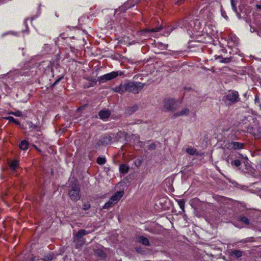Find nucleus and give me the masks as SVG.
Segmentation results:
<instances>
[{"label": "nucleus", "instance_id": "3", "mask_svg": "<svg viewBox=\"0 0 261 261\" xmlns=\"http://www.w3.org/2000/svg\"><path fill=\"white\" fill-rule=\"evenodd\" d=\"M163 109L168 112H174L178 107V101L174 98H167L164 99Z\"/></svg>", "mask_w": 261, "mask_h": 261}, {"label": "nucleus", "instance_id": "34", "mask_svg": "<svg viewBox=\"0 0 261 261\" xmlns=\"http://www.w3.org/2000/svg\"><path fill=\"white\" fill-rule=\"evenodd\" d=\"M155 147L156 145H155V144L152 143L149 146L148 149L151 150H154L155 149Z\"/></svg>", "mask_w": 261, "mask_h": 261}, {"label": "nucleus", "instance_id": "39", "mask_svg": "<svg viewBox=\"0 0 261 261\" xmlns=\"http://www.w3.org/2000/svg\"><path fill=\"white\" fill-rule=\"evenodd\" d=\"M256 7L257 9H261V5H256Z\"/></svg>", "mask_w": 261, "mask_h": 261}, {"label": "nucleus", "instance_id": "4", "mask_svg": "<svg viewBox=\"0 0 261 261\" xmlns=\"http://www.w3.org/2000/svg\"><path fill=\"white\" fill-rule=\"evenodd\" d=\"M121 72L118 71H113L98 77V81L100 84L104 83L107 81L115 79L119 75H121Z\"/></svg>", "mask_w": 261, "mask_h": 261}, {"label": "nucleus", "instance_id": "38", "mask_svg": "<svg viewBox=\"0 0 261 261\" xmlns=\"http://www.w3.org/2000/svg\"><path fill=\"white\" fill-rule=\"evenodd\" d=\"M253 130V127L252 126H250V127H249L248 128H247V132H249V133H251Z\"/></svg>", "mask_w": 261, "mask_h": 261}, {"label": "nucleus", "instance_id": "28", "mask_svg": "<svg viewBox=\"0 0 261 261\" xmlns=\"http://www.w3.org/2000/svg\"><path fill=\"white\" fill-rule=\"evenodd\" d=\"M185 202L184 201V200L183 199H181V200H179L178 201V204L180 207V208L182 210L184 211V207H185Z\"/></svg>", "mask_w": 261, "mask_h": 261}, {"label": "nucleus", "instance_id": "20", "mask_svg": "<svg viewBox=\"0 0 261 261\" xmlns=\"http://www.w3.org/2000/svg\"><path fill=\"white\" fill-rule=\"evenodd\" d=\"M237 2L235 0H231V6L232 7V9L233 11L237 14L238 16L240 18L241 15L238 12L237 7H236Z\"/></svg>", "mask_w": 261, "mask_h": 261}, {"label": "nucleus", "instance_id": "7", "mask_svg": "<svg viewBox=\"0 0 261 261\" xmlns=\"http://www.w3.org/2000/svg\"><path fill=\"white\" fill-rule=\"evenodd\" d=\"M112 141V138L111 136L109 135H105L99 139L98 142L97 143L96 146L108 145L111 143Z\"/></svg>", "mask_w": 261, "mask_h": 261}, {"label": "nucleus", "instance_id": "10", "mask_svg": "<svg viewBox=\"0 0 261 261\" xmlns=\"http://www.w3.org/2000/svg\"><path fill=\"white\" fill-rule=\"evenodd\" d=\"M111 113L108 110H100L98 112V116L100 119L105 120L111 116Z\"/></svg>", "mask_w": 261, "mask_h": 261}, {"label": "nucleus", "instance_id": "23", "mask_svg": "<svg viewBox=\"0 0 261 261\" xmlns=\"http://www.w3.org/2000/svg\"><path fill=\"white\" fill-rule=\"evenodd\" d=\"M97 163L99 165H102L106 162V159L105 158L99 156L97 159Z\"/></svg>", "mask_w": 261, "mask_h": 261}, {"label": "nucleus", "instance_id": "1", "mask_svg": "<svg viewBox=\"0 0 261 261\" xmlns=\"http://www.w3.org/2000/svg\"><path fill=\"white\" fill-rule=\"evenodd\" d=\"M144 85L145 84L141 82L129 81L121 84L118 86L115 87L113 90L121 94L126 92L138 94L144 88Z\"/></svg>", "mask_w": 261, "mask_h": 261}, {"label": "nucleus", "instance_id": "33", "mask_svg": "<svg viewBox=\"0 0 261 261\" xmlns=\"http://www.w3.org/2000/svg\"><path fill=\"white\" fill-rule=\"evenodd\" d=\"M33 259L31 256V254H28L27 256H26L22 261H33Z\"/></svg>", "mask_w": 261, "mask_h": 261}, {"label": "nucleus", "instance_id": "26", "mask_svg": "<svg viewBox=\"0 0 261 261\" xmlns=\"http://www.w3.org/2000/svg\"><path fill=\"white\" fill-rule=\"evenodd\" d=\"M114 205V203H113L111 200H109L108 202H106L105 204L102 207L103 209H108L112 207Z\"/></svg>", "mask_w": 261, "mask_h": 261}, {"label": "nucleus", "instance_id": "21", "mask_svg": "<svg viewBox=\"0 0 261 261\" xmlns=\"http://www.w3.org/2000/svg\"><path fill=\"white\" fill-rule=\"evenodd\" d=\"M163 29V27L162 26H160L159 27H155L154 28L149 29H147L143 31L144 32H160L162 29Z\"/></svg>", "mask_w": 261, "mask_h": 261}, {"label": "nucleus", "instance_id": "19", "mask_svg": "<svg viewBox=\"0 0 261 261\" xmlns=\"http://www.w3.org/2000/svg\"><path fill=\"white\" fill-rule=\"evenodd\" d=\"M29 142L26 140H23L19 144V148L23 150L28 148Z\"/></svg>", "mask_w": 261, "mask_h": 261}, {"label": "nucleus", "instance_id": "9", "mask_svg": "<svg viewBox=\"0 0 261 261\" xmlns=\"http://www.w3.org/2000/svg\"><path fill=\"white\" fill-rule=\"evenodd\" d=\"M123 194V191L117 192L111 196L110 200L115 204L122 197Z\"/></svg>", "mask_w": 261, "mask_h": 261}, {"label": "nucleus", "instance_id": "36", "mask_svg": "<svg viewBox=\"0 0 261 261\" xmlns=\"http://www.w3.org/2000/svg\"><path fill=\"white\" fill-rule=\"evenodd\" d=\"M175 3L176 5H180L181 3H182L185 0H174Z\"/></svg>", "mask_w": 261, "mask_h": 261}, {"label": "nucleus", "instance_id": "11", "mask_svg": "<svg viewBox=\"0 0 261 261\" xmlns=\"http://www.w3.org/2000/svg\"><path fill=\"white\" fill-rule=\"evenodd\" d=\"M138 110V106L134 105L132 106L128 107L125 109V113L128 115H131Z\"/></svg>", "mask_w": 261, "mask_h": 261}, {"label": "nucleus", "instance_id": "40", "mask_svg": "<svg viewBox=\"0 0 261 261\" xmlns=\"http://www.w3.org/2000/svg\"><path fill=\"white\" fill-rule=\"evenodd\" d=\"M176 28H170V32H169V33H170V32L172 31L173 29H175Z\"/></svg>", "mask_w": 261, "mask_h": 261}, {"label": "nucleus", "instance_id": "31", "mask_svg": "<svg viewBox=\"0 0 261 261\" xmlns=\"http://www.w3.org/2000/svg\"><path fill=\"white\" fill-rule=\"evenodd\" d=\"M64 78V76H62L59 78H58L57 80H56V81L53 84L51 85V88L54 87L56 85H57L62 79Z\"/></svg>", "mask_w": 261, "mask_h": 261}, {"label": "nucleus", "instance_id": "8", "mask_svg": "<svg viewBox=\"0 0 261 261\" xmlns=\"http://www.w3.org/2000/svg\"><path fill=\"white\" fill-rule=\"evenodd\" d=\"M226 146L229 149L236 150L243 149L244 145L243 143L240 142L231 141L228 142Z\"/></svg>", "mask_w": 261, "mask_h": 261}, {"label": "nucleus", "instance_id": "5", "mask_svg": "<svg viewBox=\"0 0 261 261\" xmlns=\"http://www.w3.org/2000/svg\"><path fill=\"white\" fill-rule=\"evenodd\" d=\"M225 98L227 100L232 103L236 102L240 100L238 92L234 91H229L225 96Z\"/></svg>", "mask_w": 261, "mask_h": 261}, {"label": "nucleus", "instance_id": "29", "mask_svg": "<svg viewBox=\"0 0 261 261\" xmlns=\"http://www.w3.org/2000/svg\"><path fill=\"white\" fill-rule=\"evenodd\" d=\"M241 162L239 160H235L231 162V165L236 167H239L241 165Z\"/></svg>", "mask_w": 261, "mask_h": 261}, {"label": "nucleus", "instance_id": "2", "mask_svg": "<svg viewBox=\"0 0 261 261\" xmlns=\"http://www.w3.org/2000/svg\"><path fill=\"white\" fill-rule=\"evenodd\" d=\"M80 187L78 182L76 180H74L71 182L70 189L68 191V195L70 199L73 201H77L81 198Z\"/></svg>", "mask_w": 261, "mask_h": 261}, {"label": "nucleus", "instance_id": "12", "mask_svg": "<svg viewBox=\"0 0 261 261\" xmlns=\"http://www.w3.org/2000/svg\"><path fill=\"white\" fill-rule=\"evenodd\" d=\"M190 113V110L188 108H184V109L181 110V111L175 113L173 117L174 118H176L179 116H187Z\"/></svg>", "mask_w": 261, "mask_h": 261}, {"label": "nucleus", "instance_id": "35", "mask_svg": "<svg viewBox=\"0 0 261 261\" xmlns=\"http://www.w3.org/2000/svg\"><path fill=\"white\" fill-rule=\"evenodd\" d=\"M12 114L17 117H20L21 115V112L20 111H16L15 112H12Z\"/></svg>", "mask_w": 261, "mask_h": 261}, {"label": "nucleus", "instance_id": "16", "mask_svg": "<svg viewBox=\"0 0 261 261\" xmlns=\"http://www.w3.org/2000/svg\"><path fill=\"white\" fill-rule=\"evenodd\" d=\"M9 164L10 167L13 171H15L18 166V162L16 160L13 161Z\"/></svg>", "mask_w": 261, "mask_h": 261}, {"label": "nucleus", "instance_id": "22", "mask_svg": "<svg viewBox=\"0 0 261 261\" xmlns=\"http://www.w3.org/2000/svg\"><path fill=\"white\" fill-rule=\"evenodd\" d=\"M55 255L53 253H49L43 256L44 261H50L54 259Z\"/></svg>", "mask_w": 261, "mask_h": 261}, {"label": "nucleus", "instance_id": "25", "mask_svg": "<svg viewBox=\"0 0 261 261\" xmlns=\"http://www.w3.org/2000/svg\"><path fill=\"white\" fill-rule=\"evenodd\" d=\"M186 152L190 155H194L197 153L196 149L194 148H188L186 149Z\"/></svg>", "mask_w": 261, "mask_h": 261}, {"label": "nucleus", "instance_id": "15", "mask_svg": "<svg viewBox=\"0 0 261 261\" xmlns=\"http://www.w3.org/2000/svg\"><path fill=\"white\" fill-rule=\"evenodd\" d=\"M220 59L219 62L223 63H228L231 61L232 58H223L221 56H218L216 58V59Z\"/></svg>", "mask_w": 261, "mask_h": 261}, {"label": "nucleus", "instance_id": "37", "mask_svg": "<svg viewBox=\"0 0 261 261\" xmlns=\"http://www.w3.org/2000/svg\"><path fill=\"white\" fill-rule=\"evenodd\" d=\"M254 101L255 103L259 102V98L258 96L255 95Z\"/></svg>", "mask_w": 261, "mask_h": 261}, {"label": "nucleus", "instance_id": "30", "mask_svg": "<svg viewBox=\"0 0 261 261\" xmlns=\"http://www.w3.org/2000/svg\"><path fill=\"white\" fill-rule=\"evenodd\" d=\"M43 49L45 53H48L50 50V47L48 44H45L43 47Z\"/></svg>", "mask_w": 261, "mask_h": 261}, {"label": "nucleus", "instance_id": "32", "mask_svg": "<svg viewBox=\"0 0 261 261\" xmlns=\"http://www.w3.org/2000/svg\"><path fill=\"white\" fill-rule=\"evenodd\" d=\"M90 204L89 202L85 203L83 205V209L85 211H87L90 208Z\"/></svg>", "mask_w": 261, "mask_h": 261}, {"label": "nucleus", "instance_id": "24", "mask_svg": "<svg viewBox=\"0 0 261 261\" xmlns=\"http://www.w3.org/2000/svg\"><path fill=\"white\" fill-rule=\"evenodd\" d=\"M3 118L5 119H7L10 121L13 122L17 125L20 124V122L18 121H17V120H16L15 118H14L13 117L8 116V117H4Z\"/></svg>", "mask_w": 261, "mask_h": 261}, {"label": "nucleus", "instance_id": "17", "mask_svg": "<svg viewBox=\"0 0 261 261\" xmlns=\"http://www.w3.org/2000/svg\"><path fill=\"white\" fill-rule=\"evenodd\" d=\"M129 167L125 164H122L120 166L119 170L120 172L122 174H125L128 172Z\"/></svg>", "mask_w": 261, "mask_h": 261}, {"label": "nucleus", "instance_id": "41", "mask_svg": "<svg viewBox=\"0 0 261 261\" xmlns=\"http://www.w3.org/2000/svg\"><path fill=\"white\" fill-rule=\"evenodd\" d=\"M195 21V24H196V23H199V21H198V20H196Z\"/></svg>", "mask_w": 261, "mask_h": 261}, {"label": "nucleus", "instance_id": "27", "mask_svg": "<svg viewBox=\"0 0 261 261\" xmlns=\"http://www.w3.org/2000/svg\"><path fill=\"white\" fill-rule=\"evenodd\" d=\"M239 220L241 221L242 222L248 225V224H249V220L246 217H240L239 218Z\"/></svg>", "mask_w": 261, "mask_h": 261}, {"label": "nucleus", "instance_id": "6", "mask_svg": "<svg viewBox=\"0 0 261 261\" xmlns=\"http://www.w3.org/2000/svg\"><path fill=\"white\" fill-rule=\"evenodd\" d=\"M88 232L85 229H81L77 232L76 238L74 239V242H76L77 246L84 244V241L81 239Z\"/></svg>", "mask_w": 261, "mask_h": 261}, {"label": "nucleus", "instance_id": "13", "mask_svg": "<svg viewBox=\"0 0 261 261\" xmlns=\"http://www.w3.org/2000/svg\"><path fill=\"white\" fill-rule=\"evenodd\" d=\"M242 251L239 250H234L230 252V255L236 258L241 257L242 256Z\"/></svg>", "mask_w": 261, "mask_h": 261}, {"label": "nucleus", "instance_id": "14", "mask_svg": "<svg viewBox=\"0 0 261 261\" xmlns=\"http://www.w3.org/2000/svg\"><path fill=\"white\" fill-rule=\"evenodd\" d=\"M138 241L140 243L144 245H145V246L149 245V242L148 239L144 237H143V236L139 237L138 238Z\"/></svg>", "mask_w": 261, "mask_h": 261}, {"label": "nucleus", "instance_id": "18", "mask_svg": "<svg viewBox=\"0 0 261 261\" xmlns=\"http://www.w3.org/2000/svg\"><path fill=\"white\" fill-rule=\"evenodd\" d=\"M94 254L96 256H99L101 258H104L106 257V255L105 253V252L102 250H100V249L95 250L94 251Z\"/></svg>", "mask_w": 261, "mask_h": 261}]
</instances>
